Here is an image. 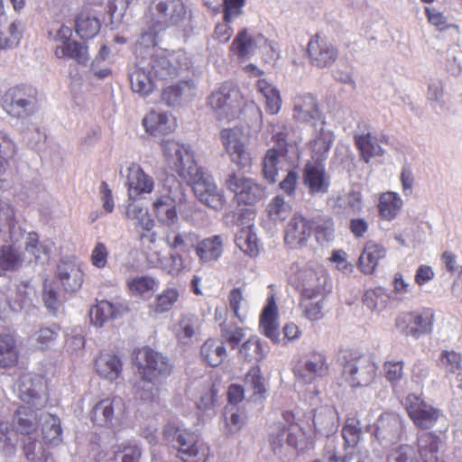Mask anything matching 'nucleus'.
I'll use <instances>...</instances> for the list:
<instances>
[{
  "mask_svg": "<svg viewBox=\"0 0 462 462\" xmlns=\"http://www.w3.org/2000/svg\"><path fill=\"white\" fill-rule=\"evenodd\" d=\"M161 146L169 166L191 186L195 196L201 203L215 210L225 208L226 201L223 191L204 176L189 147L173 140L162 141Z\"/></svg>",
  "mask_w": 462,
  "mask_h": 462,
  "instance_id": "nucleus-1",
  "label": "nucleus"
},
{
  "mask_svg": "<svg viewBox=\"0 0 462 462\" xmlns=\"http://www.w3.org/2000/svg\"><path fill=\"white\" fill-rule=\"evenodd\" d=\"M132 361L142 381L152 384L149 389L140 390L139 397L144 402H156L160 393L157 384L171 374L172 364L166 356L147 346L135 349Z\"/></svg>",
  "mask_w": 462,
  "mask_h": 462,
  "instance_id": "nucleus-2",
  "label": "nucleus"
},
{
  "mask_svg": "<svg viewBox=\"0 0 462 462\" xmlns=\"http://www.w3.org/2000/svg\"><path fill=\"white\" fill-rule=\"evenodd\" d=\"M342 378L352 388L370 385L376 378L377 365L373 357L357 350L341 351Z\"/></svg>",
  "mask_w": 462,
  "mask_h": 462,
  "instance_id": "nucleus-3",
  "label": "nucleus"
},
{
  "mask_svg": "<svg viewBox=\"0 0 462 462\" xmlns=\"http://www.w3.org/2000/svg\"><path fill=\"white\" fill-rule=\"evenodd\" d=\"M207 106L214 112L217 120L230 122L241 114L244 97L236 85L226 81L208 97Z\"/></svg>",
  "mask_w": 462,
  "mask_h": 462,
  "instance_id": "nucleus-4",
  "label": "nucleus"
},
{
  "mask_svg": "<svg viewBox=\"0 0 462 462\" xmlns=\"http://www.w3.org/2000/svg\"><path fill=\"white\" fill-rule=\"evenodd\" d=\"M163 436L176 442L177 457L182 462H207L210 456L209 446L200 441L192 431L168 425L163 430Z\"/></svg>",
  "mask_w": 462,
  "mask_h": 462,
  "instance_id": "nucleus-5",
  "label": "nucleus"
},
{
  "mask_svg": "<svg viewBox=\"0 0 462 462\" xmlns=\"http://www.w3.org/2000/svg\"><path fill=\"white\" fill-rule=\"evenodd\" d=\"M301 285L300 307L303 316L310 321H318L324 317L323 288L319 283V277L313 269L300 272Z\"/></svg>",
  "mask_w": 462,
  "mask_h": 462,
  "instance_id": "nucleus-6",
  "label": "nucleus"
},
{
  "mask_svg": "<svg viewBox=\"0 0 462 462\" xmlns=\"http://www.w3.org/2000/svg\"><path fill=\"white\" fill-rule=\"evenodd\" d=\"M126 413V405L119 395H109L97 401L88 412V419L94 427L114 429Z\"/></svg>",
  "mask_w": 462,
  "mask_h": 462,
  "instance_id": "nucleus-7",
  "label": "nucleus"
},
{
  "mask_svg": "<svg viewBox=\"0 0 462 462\" xmlns=\"http://www.w3.org/2000/svg\"><path fill=\"white\" fill-rule=\"evenodd\" d=\"M38 102L37 89L28 85L10 88L3 97V107L12 116L25 118L32 115Z\"/></svg>",
  "mask_w": 462,
  "mask_h": 462,
  "instance_id": "nucleus-8",
  "label": "nucleus"
},
{
  "mask_svg": "<svg viewBox=\"0 0 462 462\" xmlns=\"http://www.w3.org/2000/svg\"><path fill=\"white\" fill-rule=\"evenodd\" d=\"M152 9L157 16L156 27L180 28L190 22V14L183 0H153Z\"/></svg>",
  "mask_w": 462,
  "mask_h": 462,
  "instance_id": "nucleus-9",
  "label": "nucleus"
},
{
  "mask_svg": "<svg viewBox=\"0 0 462 462\" xmlns=\"http://www.w3.org/2000/svg\"><path fill=\"white\" fill-rule=\"evenodd\" d=\"M225 186L234 194L238 205H254L265 193V189L254 179L237 172H231L226 176Z\"/></svg>",
  "mask_w": 462,
  "mask_h": 462,
  "instance_id": "nucleus-10",
  "label": "nucleus"
},
{
  "mask_svg": "<svg viewBox=\"0 0 462 462\" xmlns=\"http://www.w3.org/2000/svg\"><path fill=\"white\" fill-rule=\"evenodd\" d=\"M219 136L232 162L240 169L252 166L254 159L245 141L242 127L224 128L220 131Z\"/></svg>",
  "mask_w": 462,
  "mask_h": 462,
  "instance_id": "nucleus-11",
  "label": "nucleus"
},
{
  "mask_svg": "<svg viewBox=\"0 0 462 462\" xmlns=\"http://www.w3.org/2000/svg\"><path fill=\"white\" fill-rule=\"evenodd\" d=\"M152 56L156 77L165 79L166 81L176 78L180 71L188 70L192 67L190 57L182 49L167 51Z\"/></svg>",
  "mask_w": 462,
  "mask_h": 462,
  "instance_id": "nucleus-12",
  "label": "nucleus"
},
{
  "mask_svg": "<svg viewBox=\"0 0 462 462\" xmlns=\"http://www.w3.org/2000/svg\"><path fill=\"white\" fill-rule=\"evenodd\" d=\"M434 320V310L425 308L402 314L396 319V327L403 335L419 338L431 333Z\"/></svg>",
  "mask_w": 462,
  "mask_h": 462,
  "instance_id": "nucleus-13",
  "label": "nucleus"
},
{
  "mask_svg": "<svg viewBox=\"0 0 462 462\" xmlns=\"http://www.w3.org/2000/svg\"><path fill=\"white\" fill-rule=\"evenodd\" d=\"M405 410L413 424L420 429L433 428L441 416V411L424 401L415 393L405 398Z\"/></svg>",
  "mask_w": 462,
  "mask_h": 462,
  "instance_id": "nucleus-14",
  "label": "nucleus"
},
{
  "mask_svg": "<svg viewBox=\"0 0 462 462\" xmlns=\"http://www.w3.org/2000/svg\"><path fill=\"white\" fill-rule=\"evenodd\" d=\"M284 442L294 449L303 450L308 446V438L300 424H292L290 428H286L280 422L270 433L269 444L274 453H279L282 451Z\"/></svg>",
  "mask_w": 462,
  "mask_h": 462,
  "instance_id": "nucleus-15",
  "label": "nucleus"
},
{
  "mask_svg": "<svg viewBox=\"0 0 462 462\" xmlns=\"http://www.w3.org/2000/svg\"><path fill=\"white\" fill-rule=\"evenodd\" d=\"M307 55L310 65L324 69L331 67L337 61L338 50L328 39L316 33L308 42Z\"/></svg>",
  "mask_w": 462,
  "mask_h": 462,
  "instance_id": "nucleus-16",
  "label": "nucleus"
},
{
  "mask_svg": "<svg viewBox=\"0 0 462 462\" xmlns=\"http://www.w3.org/2000/svg\"><path fill=\"white\" fill-rule=\"evenodd\" d=\"M165 79L156 77L153 69V56L150 58L147 66L144 60H139L134 70L130 75V85L134 92L142 97H147L152 94L159 83L165 82Z\"/></svg>",
  "mask_w": 462,
  "mask_h": 462,
  "instance_id": "nucleus-17",
  "label": "nucleus"
},
{
  "mask_svg": "<svg viewBox=\"0 0 462 462\" xmlns=\"http://www.w3.org/2000/svg\"><path fill=\"white\" fill-rule=\"evenodd\" d=\"M15 390L22 402L35 406L47 392V382L41 374L24 373L16 381Z\"/></svg>",
  "mask_w": 462,
  "mask_h": 462,
  "instance_id": "nucleus-18",
  "label": "nucleus"
},
{
  "mask_svg": "<svg viewBox=\"0 0 462 462\" xmlns=\"http://www.w3.org/2000/svg\"><path fill=\"white\" fill-rule=\"evenodd\" d=\"M313 232V223L295 214L285 227L284 242L291 248L305 246Z\"/></svg>",
  "mask_w": 462,
  "mask_h": 462,
  "instance_id": "nucleus-19",
  "label": "nucleus"
},
{
  "mask_svg": "<svg viewBox=\"0 0 462 462\" xmlns=\"http://www.w3.org/2000/svg\"><path fill=\"white\" fill-rule=\"evenodd\" d=\"M329 365L325 354L318 351L310 352L302 369L294 368L296 376L302 379L305 383H312L319 377H324L328 374Z\"/></svg>",
  "mask_w": 462,
  "mask_h": 462,
  "instance_id": "nucleus-20",
  "label": "nucleus"
},
{
  "mask_svg": "<svg viewBox=\"0 0 462 462\" xmlns=\"http://www.w3.org/2000/svg\"><path fill=\"white\" fill-rule=\"evenodd\" d=\"M303 182L311 195L327 193L330 181L324 164L320 162H308L303 169Z\"/></svg>",
  "mask_w": 462,
  "mask_h": 462,
  "instance_id": "nucleus-21",
  "label": "nucleus"
},
{
  "mask_svg": "<svg viewBox=\"0 0 462 462\" xmlns=\"http://www.w3.org/2000/svg\"><path fill=\"white\" fill-rule=\"evenodd\" d=\"M127 304L122 302H111L102 300L97 302L89 311L91 322L96 327H103L109 320L121 318L124 314L129 312Z\"/></svg>",
  "mask_w": 462,
  "mask_h": 462,
  "instance_id": "nucleus-22",
  "label": "nucleus"
},
{
  "mask_svg": "<svg viewBox=\"0 0 462 462\" xmlns=\"http://www.w3.org/2000/svg\"><path fill=\"white\" fill-rule=\"evenodd\" d=\"M354 142L362 161L369 163L374 157L383 156L384 150L380 143H388L389 138L385 134L380 137L374 136L371 133L356 134Z\"/></svg>",
  "mask_w": 462,
  "mask_h": 462,
  "instance_id": "nucleus-23",
  "label": "nucleus"
},
{
  "mask_svg": "<svg viewBox=\"0 0 462 462\" xmlns=\"http://www.w3.org/2000/svg\"><path fill=\"white\" fill-rule=\"evenodd\" d=\"M57 278L67 292H76L84 282V273L74 262L61 260L57 265Z\"/></svg>",
  "mask_w": 462,
  "mask_h": 462,
  "instance_id": "nucleus-24",
  "label": "nucleus"
},
{
  "mask_svg": "<svg viewBox=\"0 0 462 462\" xmlns=\"http://www.w3.org/2000/svg\"><path fill=\"white\" fill-rule=\"evenodd\" d=\"M126 184L129 200L135 199L138 195L151 193L154 187L152 178L147 175L137 163H132L129 166Z\"/></svg>",
  "mask_w": 462,
  "mask_h": 462,
  "instance_id": "nucleus-25",
  "label": "nucleus"
},
{
  "mask_svg": "<svg viewBox=\"0 0 462 462\" xmlns=\"http://www.w3.org/2000/svg\"><path fill=\"white\" fill-rule=\"evenodd\" d=\"M293 118L300 123H310L312 121L321 120L322 114L319 111L316 97L310 94L300 95L294 99Z\"/></svg>",
  "mask_w": 462,
  "mask_h": 462,
  "instance_id": "nucleus-26",
  "label": "nucleus"
},
{
  "mask_svg": "<svg viewBox=\"0 0 462 462\" xmlns=\"http://www.w3.org/2000/svg\"><path fill=\"white\" fill-rule=\"evenodd\" d=\"M96 373L102 378L116 381L123 372V362L114 352H100L94 364Z\"/></svg>",
  "mask_w": 462,
  "mask_h": 462,
  "instance_id": "nucleus-27",
  "label": "nucleus"
},
{
  "mask_svg": "<svg viewBox=\"0 0 462 462\" xmlns=\"http://www.w3.org/2000/svg\"><path fill=\"white\" fill-rule=\"evenodd\" d=\"M386 248L373 240L367 241L358 258L357 267L365 274H372L375 272L379 262L386 257Z\"/></svg>",
  "mask_w": 462,
  "mask_h": 462,
  "instance_id": "nucleus-28",
  "label": "nucleus"
},
{
  "mask_svg": "<svg viewBox=\"0 0 462 462\" xmlns=\"http://www.w3.org/2000/svg\"><path fill=\"white\" fill-rule=\"evenodd\" d=\"M224 240L219 235L197 240L194 250L201 263L217 261L223 254Z\"/></svg>",
  "mask_w": 462,
  "mask_h": 462,
  "instance_id": "nucleus-29",
  "label": "nucleus"
},
{
  "mask_svg": "<svg viewBox=\"0 0 462 462\" xmlns=\"http://www.w3.org/2000/svg\"><path fill=\"white\" fill-rule=\"evenodd\" d=\"M262 333L273 343L280 342V331L278 325V310L275 300L272 298L263 308L259 320Z\"/></svg>",
  "mask_w": 462,
  "mask_h": 462,
  "instance_id": "nucleus-30",
  "label": "nucleus"
},
{
  "mask_svg": "<svg viewBox=\"0 0 462 462\" xmlns=\"http://www.w3.org/2000/svg\"><path fill=\"white\" fill-rule=\"evenodd\" d=\"M24 263V254L14 244L0 246V277L19 271Z\"/></svg>",
  "mask_w": 462,
  "mask_h": 462,
  "instance_id": "nucleus-31",
  "label": "nucleus"
},
{
  "mask_svg": "<svg viewBox=\"0 0 462 462\" xmlns=\"http://www.w3.org/2000/svg\"><path fill=\"white\" fill-rule=\"evenodd\" d=\"M143 125L152 135H165L174 131L176 122L166 113L151 111L143 119Z\"/></svg>",
  "mask_w": 462,
  "mask_h": 462,
  "instance_id": "nucleus-32",
  "label": "nucleus"
},
{
  "mask_svg": "<svg viewBox=\"0 0 462 462\" xmlns=\"http://www.w3.org/2000/svg\"><path fill=\"white\" fill-rule=\"evenodd\" d=\"M257 48V38L251 34L246 28H244L235 36L229 51L238 60L243 61L254 54Z\"/></svg>",
  "mask_w": 462,
  "mask_h": 462,
  "instance_id": "nucleus-33",
  "label": "nucleus"
},
{
  "mask_svg": "<svg viewBox=\"0 0 462 462\" xmlns=\"http://www.w3.org/2000/svg\"><path fill=\"white\" fill-rule=\"evenodd\" d=\"M152 210L157 220L164 226H172L178 220L175 200L170 195L157 198L152 203Z\"/></svg>",
  "mask_w": 462,
  "mask_h": 462,
  "instance_id": "nucleus-34",
  "label": "nucleus"
},
{
  "mask_svg": "<svg viewBox=\"0 0 462 462\" xmlns=\"http://www.w3.org/2000/svg\"><path fill=\"white\" fill-rule=\"evenodd\" d=\"M200 356L207 365L212 367L220 365L227 356L224 341L217 338H208L200 346Z\"/></svg>",
  "mask_w": 462,
  "mask_h": 462,
  "instance_id": "nucleus-35",
  "label": "nucleus"
},
{
  "mask_svg": "<svg viewBox=\"0 0 462 462\" xmlns=\"http://www.w3.org/2000/svg\"><path fill=\"white\" fill-rule=\"evenodd\" d=\"M198 240V235L195 232L171 231L165 236V243L171 251L179 252L184 254H189L195 243Z\"/></svg>",
  "mask_w": 462,
  "mask_h": 462,
  "instance_id": "nucleus-36",
  "label": "nucleus"
},
{
  "mask_svg": "<svg viewBox=\"0 0 462 462\" xmlns=\"http://www.w3.org/2000/svg\"><path fill=\"white\" fill-rule=\"evenodd\" d=\"M440 438L432 432H423L418 436L417 447L423 462H438Z\"/></svg>",
  "mask_w": 462,
  "mask_h": 462,
  "instance_id": "nucleus-37",
  "label": "nucleus"
},
{
  "mask_svg": "<svg viewBox=\"0 0 462 462\" xmlns=\"http://www.w3.org/2000/svg\"><path fill=\"white\" fill-rule=\"evenodd\" d=\"M20 353L16 339L11 334H0V367L13 368L17 365Z\"/></svg>",
  "mask_w": 462,
  "mask_h": 462,
  "instance_id": "nucleus-38",
  "label": "nucleus"
},
{
  "mask_svg": "<svg viewBox=\"0 0 462 462\" xmlns=\"http://www.w3.org/2000/svg\"><path fill=\"white\" fill-rule=\"evenodd\" d=\"M402 205V200L398 193L393 191L382 193L377 205L380 217L387 221L394 219Z\"/></svg>",
  "mask_w": 462,
  "mask_h": 462,
  "instance_id": "nucleus-39",
  "label": "nucleus"
},
{
  "mask_svg": "<svg viewBox=\"0 0 462 462\" xmlns=\"http://www.w3.org/2000/svg\"><path fill=\"white\" fill-rule=\"evenodd\" d=\"M204 5L215 12L222 10L225 20L233 21L243 14L246 0H203Z\"/></svg>",
  "mask_w": 462,
  "mask_h": 462,
  "instance_id": "nucleus-40",
  "label": "nucleus"
},
{
  "mask_svg": "<svg viewBox=\"0 0 462 462\" xmlns=\"http://www.w3.org/2000/svg\"><path fill=\"white\" fill-rule=\"evenodd\" d=\"M180 300V291L177 287H167L158 293L152 303L150 305V310L154 314H163L171 311Z\"/></svg>",
  "mask_w": 462,
  "mask_h": 462,
  "instance_id": "nucleus-41",
  "label": "nucleus"
},
{
  "mask_svg": "<svg viewBox=\"0 0 462 462\" xmlns=\"http://www.w3.org/2000/svg\"><path fill=\"white\" fill-rule=\"evenodd\" d=\"M55 55L60 58L75 60L78 63L86 64L88 60L87 46L76 41H63L55 49Z\"/></svg>",
  "mask_w": 462,
  "mask_h": 462,
  "instance_id": "nucleus-42",
  "label": "nucleus"
},
{
  "mask_svg": "<svg viewBox=\"0 0 462 462\" xmlns=\"http://www.w3.org/2000/svg\"><path fill=\"white\" fill-rule=\"evenodd\" d=\"M401 425L397 420H378L374 436L382 445L396 443L401 439Z\"/></svg>",
  "mask_w": 462,
  "mask_h": 462,
  "instance_id": "nucleus-43",
  "label": "nucleus"
},
{
  "mask_svg": "<svg viewBox=\"0 0 462 462\" xmlns=\"http://www.w3.org/2000/svg\"><path fill=\"white\" fill-rule=\"evenodd\" d=\"M199 329V320L195 315L183 314L176 325L175 337L180 343L186 345Z\"/></svg>",
  "mask_w": 462,
  "mask_h": 462,
  "instance_id": "nucleus-44",
  "label": "nucleus"
},
{
  "mask_svg": "<svg viewBox=\"0 0 462 462\" xmlns=\"http://www.w3.org/2000/svg\"><path fill=\"white\" fill-rule=\"evenodd\" d=\"M236 246L251 258H256L260 254L259 240L251 227L239 230L235 239Z\"/></svg>",
  "mask_w": 462,
  "mask_h": 462,
  "instance_id": "nucleus-45",
  "label": "nucleus"
},
{
  "mask_svg": "<svg viewBox=\"0 0 462 462\" xmlns=\"http://www.w3.org/2000/svg\"><path fill=\"white\" fill-rule=\"evenodd\" d=\"M242 358L248 363H259L266 356L265 346L257 336L250 337L239 348Z\"/></svg>",
  "mask_w": 462,
  "mask_h": 462,
  "instance_id": "nucleus-46",
  "label": "nucleus"
},
{
  "mask_svg": "<svg viewBox=\"0 0 462 462\" xmlns=\"http://www.w3.org/2000/svg\"><path fill=\"white\" fill-rule=\"evenodd\" d=\"M100 21L87 11H82L76 20V32L82 39L95 37L100 30Z\"/></svg>",
  "mask_w": 462,
  "mask_h": 462,
  "instance_id": "nucleus-47",
  "label": "nucleus"
},
{
  "mask_svg": "<svg viewBox=\"0 0 462 462\" xmlns=\"http://www.w3.org/2000/svg\"><path fill=\"white\" fill-rule=\"evenodd\" d=\"M194 87L191 79L180 80L175 84L163 87L162 89V100L168 106L179 104L184 95L189 92Z\"/></svg>",
  "mask_w": 462,
  "mask_h": 462,
  "instance_id": "nucleus-48",
  "label": "nucleus"
},
{
  "mask_svg": "<svg viewBox=\"0 0 462 462\" xmlns=\"http://www.w3.org/2000/svg\"><path fill=\"white\" fill-rule=\"evenodd\" d=\"M126 287L130 295L143 299L157 289L158 282L152 276H136L127 280Z\"/></svg>",
  "mask_w": 462,
  "mask_h": 462,
  "instance_id": "nucleus-49",
  "label": "nucleus"
},
{
  "mask_svg": "<svg viewBox=\"0 0 462 462\" xmlns=\"http://www.w3.org/2000/svg\"><path fill=\"white\" fill-rule=\"evenodd\" d=\"M257 90L265 98V109L267 113L271 115L278 114L282 106L279 90L263 79L257 81Z\"/></svg>",
  "mask_w": 462,
  "mask_h": 462,
  "instance_id": "nucleus-50",
  "label": "nucleus"
},
{
  "mask_svg": "<svg viewBox=\"0 0 462 462\" xmlns=\"http://www.w3.org/2000/svg\"><path fill=\"white\" fill-rule=\"evenodd\" d=\"M36 412L32 407L24 405L20 406L13 418L14 423L16 424L17 430L21 434H30L35 430Z\"/></svg>",
  "mask_w": 462,
  "mask_h": 462,
  "instance_id": "nucleus-51",
  "label": "nucleus"
},
{
  "mask_svg": "<svg viewBox=\"0 0 462 462\" xmlns=\"http://www.w3.org/2000/svg\"><path fill=\"white\" fill-rule=\"evenodd\" d=\"M245 385L253 391L252 397L255 400H263L267 392L265 380L262 374L261 367L256 365L252 366L245 377Z\"/></svg>",
  "mask_w": 462,
  "mask_h": 462,
  "instance_id": "nucleus-52",
  "label": "nucleus"
},
{
  "mask_svg": "<svg viewBox=\"0 0 462 462\" xmlns=\"http://www.w3.org/2000/svg\"><path fill=\"white\" fill-rule=\"evenodd\" d=\"M42 439L45 445H59L62 441V429L60 420L49 414L42 424Z\"/></svg>",
  "mask_w": 462,
  "mask_h": 462,
  "instance_id": "nucleus-53",
  "label": "nucleus"
},
{
  "mask_svg": "<svg viewBox=\"0 0 462 462\" xmlns=\"http://www.w3.org/2000/svg\"><path fill=\"white\" fill-rule=\"evenodd\" d=\"M159 27L156 24L141 33L139 39L135 42L134 51L140 60H143L144 56L152 50L158 43Z\"/></svg>",
  "mask_w": 462,
  "mask_h": 462,
  "instance_id": "nucleus-54",
  "label": "nucleus"
},
{
  "mask_svg": "<svg viewBox=\"0 0 462 462\" xmlns=\"http://www.w3.org/2000/svg\"><path fill=\"white\" fill-rule=\"evenodd\" d=\"M281 157L283 156L279 154L276 149H268L263 158L262 173L269 183L273 184L276 181L279 172L278 164Z\"/></svg>",
  "mask_w": 462,
  "mask_h": 462,
  "instance_id": "nucleus-55",
  "label": "nucleus"
},
{
  "mask_svg": "<svg viewBox=\"0 0 462 462\" xmlns=\"http://www.w3.org/2000/svg\"><path fill=\"white\" fill-rule=\"evenodd\" d=\"M220 336L224 343H227L232 349L238 347L245 337V328L237 326L236 323H227L225 320L219 323Z\"/></svg>",
  "mask_w": 462,
  "mask_h": 462,
  "instance_id": "nucleus-56",
  "label": "nucleus"
},
{
  "mask_svg": "<svg viewBox=\"0 0 462 462\" xmlns=\"http://www.w3.org/2000/svg\"><path fill=\"white\" fill-rule=\"evenodd\" d=\"M333 139L332 132L321 129L319 135L310 143L312 158H315L316 162L326 157L331 148Z\"/></svg>",
  "mask_w": 462,
  "mask_h": 462,
  "instance_id": "nucleus-57",
  "label": "nucleus"
},
{
  "mask_svg": "<svg viewBox=\"0 0 462 462\" xmlns=\"http://www.w3.org/2000/svg\"><path fill=\"white\" fill-rule=\"evenodd\" d=\"M23 452L30 462H54L52 454L42 442L32 440L23 445Z\"/></svg>",
  "mask_w": 462,
  "mask_h": 462,
  "instance_id": "nucleus-58",
  "label": "nucleus"
},
{
  "mask_svg": "<svg viewBox=\"0 0 462 462\" xmlns=\"http://www.w3.org/2000/svg\"><path fill=\"white\" fill-rule=\"evenodd\" d=\"M383 376L393 386L397 385L404 376V362L389 359L383 364Z\"/></svg>",
  "mask_w": 462,
  "mask_h": 462,
  "instance_id": "nucleus-59",
  "label": "nucleus"
},
{
  "mask_svg": "<svg viewBox=\"0 0 462 462\" xmlns=\"http://www.w3.org/2000/svg\"><path fill=\"white\" fill-rule=\"evenodd\" d=\"M29 282H21L8 296V304L14 311H19L31 300Z\"/></svg>",
  "mask_w": 462,
  "mask_h": 462,
  "instance_id": "nucleus-60",
  "label": "nucleus"
},
{
  "mask_svg": "<svg viewBox=\"0 0 462 462\" xmlns=\"http://www.w3.org/2000/svg\"><path fill=\"white\" fill-rule=\"evenodd\" d=\"M313 231L319 243L322 244L331 241L335 233L333 219L331 217L318 218L313 223Z\"/></svg>",
  "mask_w": 462,
  "mask_h": 462,
  "instance_id": "nucleus-61",
  "label": "nucleus"
},
{
  "mask_svg": "<svg viewBox=\"0 0 462 462\" xmlns=\"http://www.w3.org/2000/svg\"><path fill=\"white\" fill-rule=\"evenodd\" d=\"M360 421L356 417H347L342 428V437L348 447H355L360 440Z\"/></svg>",
  "mask_w": 462,
  "mask_h": 462,
  "instance_id": "nucleus-62",
  "label": "nucleus"
},
{
  "mask_svg": "<svg viewBox=\"0 0 462 462\" xmlns=\"http://www.w3.org/2000/svg\"><path fill=\"white\" fill-rule=\"evenodd\" d=\"M268 216L273 221L284 220L291 212V206L285 202L283 197H274L267 206Z\"/></svg>",
  "mask_w": 462,
  "mask_h": 462,
  "instance_id": "nucleus-63",
  "label": "nucleus"
},
{
  "mask_svg": "<svg viewBox=\"0 0 462 462\" xmlns=\"http://www.w3.org/2000/svg\"><path fill=\"white\" fill-rule=\"evenodd\" d=\"M122 453L121 462H139L142 449L134 440H125L117 446L115 456Z\"/></svg>",
  "mask_w": 462,
  "mask_h": 462,
  "instance_id": "nucleus-64",
  "label": "nucleus"
}]
</instances>
